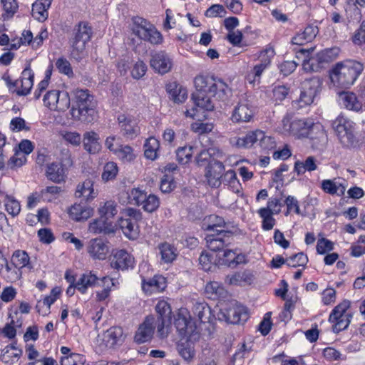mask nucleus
<instances>
[{
  "instance_id": "obj_1",
  "label": "nucleus",
  "mask_w": 365,
  "mask_h": 365,
  "mask_svg": "<svg viewBox=\"0 0 365 365\" xmlns=\"http://www.w3.org/2000/svg\"><path fill=\"white\" fill-rule=\"evenodd\" d=\"M195 92L192 95V100L195 106L191 110L187 109L185 114L187 117L194 118L197 108L206 110H212L214 105L212 97L220 101L227 99L230 93L228 86L221 79L213 77L197 76L195 81Z\"/></svg>"
},
{
  "instance_id": "obj_2",
  "label": "nucleus",
  "mask_w": 365,
  "mask_h": 365,
  "mask_svg": "<svg viewBox=\"0 0 365 365\" xmlns=\"http://www.w3.org/2000/svg\"><path fill=\"white\" fill-rule=\"evenodd\" d=\"M364 70L363 64L354 60L336 63L329 71L331 85L346 89L351 86Z\"/></svg>"
},
{
  "instance_id": "obj_3",
  "label": "nucleus",
  "mask_w": 365,
  "mask_h": 365,
  "mask_svg": "<svg viewBox=\"0 0 365 365\" xmlns=\"http://www.w3.org/2000/svg\"><path fill=\"white\" fill-rule=\"evenodd\" d=\"M72 93L76 103L71 110L72 118L82 122L93 121L96 114L93 96L88 93V90L78 88L73 90Z\"/></svg>"
},
{
  "instance_id": "obj_4",
  "label": "nucleus",
  "mask_w": 365,
  "mask_h": 365,
  "mask_svg": "<svg viewBox=\"0 0 365 365\" xmlns=\"http://www.w3.org/2000/svg\"><path fill=\"white\" fill-rule=\"evenodd\" d=\"M92 34V28L86 22H80L74 27L70 42L72 48L71 56L75 59L83 58L86 46L91 41Z\"/></svg>"
},
{
  "instance_id": "obj_5",
  "label": "nucleus",
  "mask_w": 365,
  "mask_h": 365,
  "mask_svg": "<svg viewBox=\"0 0 365 365\" xmlns=\"http://www.w3.org/2000/svg\"><path fill=\"white\" fill-rule=\"evenodd\" d=\"M314 121L309 118L295 119L292 120L289 114H287L278 127L279 131L285 135L294 136L297 138H306Z\"/></svg>"
},
{
  "instance_id": "obj_6",
  "label": "nucleus",
  "mask_w": 365,
  "mask_h": 365,
  "mask_svg": "<svg viewBox=\"0 0 365 365\" xmlns=\"http://www.w3.org/2000/svg\"><path fill=\"white\" fill-rule=\"evenodd\" d=\"M131 31L139 38L152 44H159L163 41L161 34L147 20L135 16L132 19Z\"/></svg>"
},
{
  "instance_id": "obj_7",
  "label": "nucleus",
  "mask_w": 365,
  "mask_h": 365,
  "mask_svg": "<svg viewBox=\"0 0 365 365\" xmlns=\"http://www.w3.org/2000/svg\"><path fill=\"white\" fill-rule=\"evenodd\" d=\"M141 212L136 209L128 207L122 212L118 225L125 236L129 239H135L138 235V221L141 220Z\"/></svg>"
},
{
  "instance_id": "obj_8",
  "label": "nucleus",
  "mask_w": 365,
  "mask_h": 365,
  "mask_svg": "<svg viewBox=\"0 0 365 365\" xmlns=\"http://www.w3.org/2000/svg\"><path fill=\"white\" fill-rule=\"evenodd\" d=\"M155 310L158 314L157 334L160 339L166 338L171 329V307L165 300H160L156 306Z\"/></svg>"
},
{
  "instance_id": "obj_9",
  "label": "nucleus",
  "mask_w": 365,
  "mask_h": 365,
  "mask_svg": "<svg viewBox=\"0 0 365 365\" xmlns=\"http://www.w3.org/2000/svg\"><path fill=\"white\" fill-rule=\"evenodd\" d=\"M333 128L340 143L345 147L353 146L356 142L354 123L342 117L333 122Z\"/></svg>"
},
{
  "instance_id": "obj_10",
  "label": "nucleus",
  "mask_w": 365,
  "mask_h": 365,
  "mask_svg": "<svg viewBox=\"0 0 365 365\" xmlns=\"http://www.w3.org/2000/svg\"><path fill=\"white\" fill-rule=\"evenodd\" d=\"M43 105L51 110L65 111L70 106V97L68 93L53 89L47 91L43 96Z\"/></svg>"
},
{
  "instance_id": "obj_11",
  "label": "nucleus",
  "mask_w": 365,
  "mask_h": 365,
  "mask_svg": "<svg viewBox=\"0 0 365 365\" xmlns=\"http://www.w3.org/2000/svg\"><path fill=\"white\" fill-rule=\"evenodd\" d=\"M175 326L178 333L189 340L195 339L197 327L192 321L186 309H180L175 319Z\"/></svg>"
},
{
  "instance_id": "obj_12",
  "label": "nucleus",
  "mask_w": 365,
  "mask_h": 365,
  "mask_svg": "<svg viewBox=\"0 0 365 365\" xmlns=\"http://www.w3.org/2000/svg\"><path fill=\"white\" fill-rule=\"evenodd\" d=\"M218 319L230 324H240L247 321L248 314L245 307L231 304L227 307H222L217 314Z\"/></svg>"
},
{
  "instance_id": "obj_13",
  "label": "nucleus",
  "mask_w": 365,
  "mask_h": 365,
  "mask_svg": "<svg viewBox=\"0 0 365 365\" xmlns=\"http://www.w3.org/2000/svg\"><path fill=\"white\" fill-rule=\"evenodd\" d=\"M124 339L123 330L120 327H112L98 335L99 345L103 349H114L122 344Z\"/></svg>"
},
{
  "instance_id": "obj_14",
  "label": "nucleus",
  "mask_w": 365,
  "mask_h": 365,
  "mask_svg": "<svg viewBox=\"0 0 365 365\" xmlns=\"http://www.w3.org/2000/svg\"><path fill=\"white\" fill-rule=\"evenodd\" d=\"M322 81L319 78L305 80L302 84V91L299 98L300 106L310 105L320 91Z\"/></svg>"
},
{
  "instance_id": "obj_15",
  "label": "nucleus",
  "mask_w": 365,
  "mask_h": 365,
  "mask_svg": "<svg viewBox=\"0 0 365 365\" xmlns=\"http://www.w3.org/2000/svg\"><path fill=\"white\" fill-rule=\"evenodd\" d=\"M348 305L343 303L336 306L329 316V322L333 323V331L338 333L348 327L350 316L346 313Z\"/></svg>"
},
{
  "instance_id": "obj_16",
  "label": "nucleus",
  "mask_w": 365,
  "mask_h": 365,
  "mask_svg": "<svg viewBox=\"0 0 365 365\" xmlns=\"http://www.w3.org/2000/svg\"><path fill=\"white\" fill-rule=\"evenodd\" d=\"M306 138L309 139L312 148L317 150H323L328 142L324 127L319 123H314Z\"/></svg>"
},
{
  "instance_id": "obj_17",
  "label": "nucleus",
  "mask_w": 365,
  "mask_h": 365,
  "mask_svg": "<svg viewBox=\"0 0 365 365\" xmlns=\"http://www.w3.org/2000/svg\"><path fill=\"white\" fill-rule=\"evenodd\" d=\"M150 65L155 72L163 75L171 70L173 60L165 51H160L151 54Z\"/></svg>"
},
{
  "instance_id": "obj_18",
  "label": "nucleus",
  "mask_w": 365,
  "mask_h": 365,
  "mask_svg": "<svg viewBox=\"0 0 365 365\" xmlns=\"http://www.w3.org/2000/svg\"><path fill=\"white\" fill-rule=\"evenodd\" d=\"M120 133L128 139H133L140 132L137 120L129 115L120 114L118 117Z\"/></svg>"
},
{
  "instance_id": "obj_19",
  "label": "nucleus",
  "mask_w": 365,
  "mask_h": 365,
  "mask_svg": "<svg viewBox=\"0 0 365 365\" xmlns=\"http://www.w3.org/2000/svg\"><path fill=\"white\" fill-rule=\"evenodd\" d=\"M155 327L157 328V322L155 317L148 316L140 324L135 334V341L139 344L150 341L153 336Z\"/></svg>"
},
{
  "instance_id": "obj_20",
  "label": "nucleus",
  "mask_w": 365,
  "mask_h": 365,
  "mask_svg": "<svg viewBox=\"0 0 365 365\" xmlns=\"http://www.w3.org/2000/svg\"><path fill=\"white\" fill-rule=\"evenodd\" d=\"M225 173L223 164L215 160L209 163L205 170V178L208 184L212 187H219L221 184V179Z\"/></svg>"
},
{
  "instance_id": "obj_21",
  "label": "nucleus",
  "mask_w": 365,
  "mask_h": 365,
  "mask_svg": "<svg viewBox=\"0 0 365 365\" xmlns=\"http://www.w3.org/2000/svg\"><path fill=\"white\" fill-rule=\"evenodd\" d=\"M93 208L86 203H74L68 209L69 217L75 222H85L93 215Z\"/></svg>"
},
{
  "instance_id": "obj_22",
  "label": "nucleus",
  "mask_w": 365,
  "mask_h": 365,
  "mask_svg": "<svg viewBox=\"0 0 365 365\" xmlns=\"http://www.w3.org/2000/svg\"><path fill=\"white\" fill-rule=\"evenodd\" d=\"M263 136V131L257 130L248 133L242 137H232L230 138V143L238 148H249L255 144H257L258 138Z\"/></svg>"
},
{
  "instance_id": "obj_23",
  "label": "nucleus",
  "mask_w": 365,
  "mask_h": 365,
  "mask_svg": "<svg viewBox=\"0 0 365 365\" xmlns=\"http://www.w3.org/2000/svg\"><path fill=\"white\" fill-rule=\"evenodd\" d=\"M253 110L248 101L243 100L235 106L231 119L233 122H249L253 116Z\"/></svg>"
},
{
  "instance_id": "obj_24",
  "label": "nucleus",
  "mask_w": 365,
  "mask_h": 365,
  "mask_svg": "<svg viewBox=\"0 0 365 365\" xmlns=\"http://www.w3.org/2000/svg\"><path fill=\"white\" fill-rule=\"evenodd\" d=\"M202 227L207 231H216L218 233L229 232L230 223L217 215H211L204 219Z\"/></svg>"
},
{
  "instance_id": "obj_25",
  "label": "nucleus",
  "mask_w": 365,
  "mask_h": 365,
  "mask_svg": "<svg viewBox=\"0 0 365 365\" xmlns=\"http://www.w3.org/2000/svg\"><path fill=\"white\" fill-rule=\"evenodd\" d=\"M218 258L222 264L230 267H235L238 264L246 263L245 255L230 249L223 250L222 253L218 255Z\"/></svg>"
},
{
  "instance_id": "obj_26",
  "label": "nucleus",
  "mask_w": 365,
  "mask_h": 365,
  "mask_svg": "<svg viewBox=\"0 0 365 365\" xmlns=\"http://www.w3.org/2000/svg\"><path fill=\"white\" fill-rule=\"evenodd\" d=\"M87 250L93 258L100 260L106 259L109 252L107 244L100 238L91 240L88 243Z\"/></svg>"
},
{
  "instance_id": "obj_27",
  "label": "nucleus",
  "mask_w": 365,
  "mask_h": 365,
  "mask_svg": "<svg viewBox=\"0 0 365 365\" xmlns=\"http://www.w3.org/2000/svg\"><path fill=\"white\" fill-rule=\"evenodd\" d=\"M166 287V279L160 275H155L148 280L143 279L142 282V289L148 294L154 292L163 291Z\"/></svg>"
},
{
  "instance_id": "obj_28",
  "label": "nucleus",
  "mask_w": 365,
  "mask_h": 365,
  "mask_svg": "<svg viewBox=\"0 0 365 365\" xmlns=\"http://www.w3.org/2000/svg\"><path fill=\"white\" fill-rule=\"evenodd\" d=\"M133 258L126 251L120 250L117 251L110 262L111 267L116 269H127L133 265Z\"/></svg>"
},
{
  "instance_id": "obj_29",
  "label": "nucleus",
  "mask_w": 365,
  "mask_h": 365,
  "mask_svg": "<svg viewBox=\"0 0 365 365\" xmlns=\"http://www.w3.org/2000/svg\"><path fill=\"white\" fill-rule=\"evenodd\" d=\"M88 231L95 235L109 234L114 232L115 227L111 222L100 216L99 218L95 219L89 223Z\"/></svg>"
},
{
  "instance_id": "obj_30",
  "label": "nucleus",
  "mask_w": 365,
  "mask_h": 365,
  "mask_svg": "<svg viewBox=\"0 0 365 365\" xmlns=\"http://www.w3.org/2000/svg\"><path fill=\"white\" fill-rule=\"evenodd\" d=\"M34 73L29 66H27L21 73V80L19 81V88L16 93L19 96L27 95L34 84Z\"/></svg>"
},
{
  "instance_id": "obj_31",
  "label": "nucleus",
  "mask_w": 365,
  "mask_h": 365,
  "mask_svg": "<svg viewBox=\"0 0 365 365\" xmlns=\"http://www.w3.org/2000/svg\"><path fill=\"white\" fill-rule=\"evenodd\" d=\"M347 185L345 181L341 182L340 180H324L322 182V189L328 194L337 195L339 196L344 195Z\"/></svg>"
},
{
  "instance_id": "obj_32",
  "label": "nucleus",
  "mask_w": 365,
  "mask_h": 365,
  "mask_svg": "<svg viewBox=\"0 0 365 365\" xmlns=\"http://www.w3.org/2000/svg\"><path fill=\"white\" fill-rule=\"evenodd\" d=\"M51 4V0H36L32 4V16L38 21L43 22L48 19V9Z\"/></svg>"
},
{
  "instance_id": "obj_33",
  "label": "nucleus",
  "mask_w": 365,
  "mask_h": 365,
  "mask_svg": "<svg viewBox=\"0 0 365 365\" xmlns=\"http://www.w3.org/2000/svg\"><path fill=\"white\" fill-rule=\"evenodd\" d=\"M21 354L22 350L14 342L1 350V359L5 364H13L19 360Z\"/></svg>"
},
{
  "instance_id": "obj_34",
  "label": "nucleus",
  "mask_w": 365,
  "mask_h": 365,
  "mask_svg": "<svg viewBox=\"0 0 365 365\" xmlns=\"http://www.w3.org/2000/svg\"><path fill=\"white\" fill-rule=\"evenodd\" d=\"M97 193L93 189V182L91 180H86L78 183L75 192V196L78 198H83L86 201H91L94 199Z\"/></svg>"
},
{
  "instance_id": "obj_35",
  "label": "nucleus",
  "mask_w": 365,
  "mask_h": 365,
  "mask_svg": "<svg viewBox=\"0 0 365 365\" xmlns=\"http://www.w3.org/2000/svg\"><path fill=\"white\" fill-rule=\"evenodd\" d=\"M319 161L315 157L309 156L303 160H297L294 163V171L298 175L304 174L306 172H312L318 168Z\"/></svg>"
},
{
  "instance_id": "obj_36",
  "label": "nucleus",
  "mask_w": 365,
  "mask_h": 365,
  "mask_svg": "<svg viewBox=\"0 0 365 365\" xmlns=\"http://www.w3.org/2000/svg\"><path fill=\"white\" fill-rule=\"evenodd\" d=\"M46 177L56 183L63 182L66 178V168L58 163H52L47 166Z\"/></svg>"
},
{
  "instance_id": "obj_37",
  "label": "nucleus",
  "mask_w": 365,
  "mask_h": 365,
  "mask_svg": "<svg viewBox=\"0 0 365 365\" xmlns=\"http://www.w3.org/2000/svg\"><path fill=\"white\" fill-rule=\"evenodd\" d=\"M166 91L169 93L170 98L175 103H181L187 97V90L176 82H171L167 84Z\"/></svg>"
},
{
  "instance_id": "obj_38",
  "label": "nucleus",
  "mask_w": 365,
  "mask_h": 365,
  "mask_svg": "<svg viewBox=\"0 0 365 365\" xmlns=\"http://www.w3.org/2000/svg\"><path fill=\"white\" fill-rule=\"evenodd\" d=\"M98 281V278L95 274L88 272L81 275L76 283V287L80 292L84 294L88 288L94 287Z\"/></svg>"
},
{
  "instance_id": "obj_39",
  "label": "nucleus",
  "mask_w": 365,
  "mask_h": 365,
  "mask_svg": "<svg viewBox=\"0 0 365 365\" xmlns=\"http://www.w3.org/2000/svg\"><path fill=\"white\" fill-rule=\"evenodd\" d=\"M192 312L195 317L202 323L209 322L212 317L210 307L205 302H197L194 304Z\"/></svg>"
},
{
  "instance_id": "obj_40",
  "label": "nucleus",
  "mask_w": 365,
  "mask_h": 365,
  "mask_svg": "<svg viewBox=\"0 0 365 365\" xmlns=\"http://www.w3.org/2000/svg\"><path fill=\"white\" fill-rule=\"evenodd\" d=\"M318 31L317 26L309 25L304 29L303 32L297 34L292 38V43L297 45H303L312 41L316 37Z\"/></svg>"
},
{
  "instance_id": "obj_41",
  "label": "nucleus",
  "mask_w": 365,
  "mask_h": 365,
  "mask_svg": "<svg viewBox=\"0 0 365 365\" xmlns=\"http://www.w3.org/2000/svg\"><path fill=\"white\" fill-rule=\"evenodd\" d=\"M339 98L341 103L349 110L359 111L362 108V103L354 93L342 92L339 95Z\"/></svg>"
},
{
  "instance_id": "obj_42",
  "label": "nucleus",
  "mask_w": 365,
  "mask_h": 365,
  "mask_svg": "<svg viewBox=\"0 0 365 365\" xmlns=\"http://www.w3.org/2000/svg\"><path fill=\"white\" fill-rule=\"evenodd\" d=\"M161 260L164 263L173 262L178 256L177 249L172 245L164 242L158 246Z\"/></svg>"
},
{
  "instance_id": "obj_43",
  "label": "nucleus",
  "mask_w": 365,
  "mask_h": 365,
  "mask_svg": "<svg viewBox=\"0 0 365 365\" xmlns=\"http://www.w3.org/2000/svg\"><path fill=\"white\" fill-rule=\"evenodd\" d=\"M98 212L101 217L109 221L118 213L117 204L112 200L101 202Z\"/></svg>"
},
{
  "instance_id": "obj_44",
  "label": "nucleus",
  "mask_w": 365,
  "mask_h": 365,
  "mask_svg": "<svg viewBox=\"0 0 365 365\" xmlns=\"http://www.w3.org/2000/svg\"><path fill=\"white\" fill-rule=\"evenodd\" d=\"M98 135L93 132H86L83 135L84 148L89 153H96L100 149Z\"/></svg>"
},
{
  "instance_id": "obj_45",
  "label": "nucleus",
  "mask_w": 365,
  "mask_h": 365,
  "mask_svg": "<svg viewBox=\"0 0 365 365\" xmlns=\"http://www.w3.org/2000/svg\"><path fill=\"white\" fill-rule=\"evenodd\" d=\"M1 275L9 282H15L19 280L22 272L17 267L11 264H6V267L0 269Z\"/></svg>"
},
{
  "instance_id": "obj_46",
  "label": "nucleus",
  "mask_w": 365,
  "mask_h": 365,
  "mask_svg": "<svg viewBox=\"0 0 365 365\" xmlns=\"http://www.w3.org/2000/svg\"><path fill=\"white\" fill-rule=\"evenodd\" d=\"M114 155L123 163H130L135 158L133 149L128 145H120Z\"/></svg>"
},
{
  "instance_id": "obj_47",
  "label": "nucleus",
  "mask_w": 365,
  "mask_h": 365,
  "mask_svg": "<svg viewBox=\"0 0 365 365\" xmlns=\"http://www.w3.org/2000/svg\"><path fill=\"white\" fill-rule=\"evenodd\" d=\"M205 292L207 297L212 299H217L222 297L225 294V290L218 282H210L207 283L205 288Z\"/></svg>"
},
{
  "instance_id": "obj_48",
  "label": "nucleus",
  "mask_w": 365,
  "mask_h": 365,
  "mask_svg": "<svg viewBox=\"0 0 365 365\" xmlns=\"http://www.w3.org/2000/svg\"><path fill=\"white\" fill-rule=\"evenodd\" d=\"M159 147L160 143L156 138L150 137L147 139L144 144V155L145 158L152 160H155L157 158V152Z\"/></svg>"
},
{
  "instance_id": "obj_49",
  "label": "nucleus",
  "mask_w": 365,
  "mask_h": 365,
  "mask_svg": "<svg viewBox=\"0 0 365 365\" xmlns=\"http://www.w3.org/2000/svg\"><path fill=\"white\" fill-rule=\"evenodd\" d=\"M29 257L25 251L16 250L11 257V263L17 267L20 270L29 264Z\"/></svg>"
},
{
  "instance_id": "obj_50",
  "label": "nucleus",
  "mask_w": 365,
  "mask_h": 365,
  "mask_svg": "<svg viewBox=\"0 0 365 365\" xmlns=\"http://www.w3.org/2000/svg\"><path fill=\"white\" fill-rule=\"evenodd\" d=\"M206 245L208 249L214 252L223 251L225 247V241L214 235H207L205 237Z\"/></svg>"
},
{
  "instance_id": "obj_51",
  "label": "nucleus",
  "mask_w": 365,
  "mask_h": 365,
  "mask_svg": "<svg viewBox=\"0 0 365 365\" xmlns=\"http://www.w3.org/2000/svg\"><path fill=\"white\" fill-rule=\"evenodd\" d=\"M4 206L7 212L13 217L18 215L21 211L19 202L12 196L5 197Z\"/></svg>"
},
{
  "instance_id": "obj_52",
  "label": "nucleus",
  "mask_w": 365,
  "mask_h": 365,
  "mask_svg": "<svg viewBox=\"0 0 365 365\" xmlns=\"http://www.w3.org/2000/svg\"><path fill=\"white\" fill-rule=\"evenodd\" d=\"M308 262V257L303 252L297 253L287 258V265L292 267H304Z\"/></svg>"
},
{
  "instance_id": "obj_53",
  "label": "nucleus",
  "mask_w": 365,
  "mask_h": 365,
  "mask_svg": "<svg viewBox=\"0 0 365 365\" xmlns=\"http://www.w3.org/2000/svg\"><path fill=\"white\" fill-rule=\"evenodd\" d=\"M1 4L4 10V14H3L4 20L12 17L18 9L16 0H1Z\"/></svg>"
},
{
  "instance_id": "obj_54",
  "label": "nucleus",
  "mask_w": 365,
  "mask_h": 365,
  "mask_svg": "<svg viewBox=\"0 0 365 365\" xmlns=\"http://www.w3.org/2000/svg\"><path fill=\"white\" fill-rule=\"evenodd\" d=\"M143 209L148 212H153L158 209L160 205V200L155 195H146L145 201L142 203Z\"/></svg>"
},
{
  "instance_id": "obj_55",
  "label": "nucleus",
  "mask_w": 365,
  "mask_h": 365,
  "mask_svg": "<svg viewBox=\"0 0 365 365\" xmlns=\"http://www.w3.org/2000/svg\"><path fill=\"white\" fill-rule=\"evenodd\" d=\"M192 155V147L185 146L178 149L176 153L177 160L181 164H187Z\"/></svg>"
},
{
  "instance_id": "obj_56",
  "label": "nucleus",
  "mask_w": 365,
  "mask_h": 365,
  "mask_svg": "<svg viewBox=\"0 0 365 365\" xmlns=\"http://www.w3.org/2000/svg\"><path fill=\"white\" fill-rule=\"evenodd\" d=\"M178 351L180 356L187 361L192 360L195 356V350L188 342L181 343L178 345Z\"/></svg>"
},
{
  "instance_id": "obj_57",
  "label": "nucleus",
  "mask_w": 365,
  "mask_h": 365,
  "mask_svg": "<svg viewBox=\"0 0 365 365\" xmlns=\"http://www.w3.org/2000/svg\"><path fill=\"white\" fill-rule=\"evenodd\" d=\"M118 169L116 163L113 162H109L104 166L103 173L102 174V178L105 181L113 180L115 178L118 173Z\"/></svg>"
},
{
  "instance_id": "obj_58",
  "label": "nucleus",
  "mask_w": 365,
  "mask_h": 365,
  "mask_svg": "<svg viewBox=\"0 0 365 365\" xmlns=\"http://www.w3.org/2000/svg\"><path fill=\"white\" fill-rule=\"evenodd\" d=\"M147 193L139 188H133L129 194L130 202L134 205H142L145 200Z\"/></svg>"
},
{
  "instance_id": "obj_59",
  "label": "nucleus",
  "mask_w": 365,
  "mask_h": 365,
  "mask_svg": "<svg viewBox=\"0 0 365 365\" xmlns=\"http://www.w3.org/2000/svg\"><path fill=\"white\" fill-rule=\"evenodd\" d=\"M351 40L356 46L365 43V19L361 22L359 28L354 31Z\"/></svg>"
},
{
  "instance_id": "obj_60",
  "label": "nucleus",
  "mask_w": 365,
  "mask_h": 365,
  "mask_svg": "<svg viewBox=\"0 0 365 365\" xmlns=\"http://www.w3.org/2000/svg\"><path fill=\"white\" fill-rule=\"evenodd\" d=\"M274 54L275 52L272 48L269 47L265 48L261 51L259 54V58L260 59V63L259 64L267 68L269 66L272 58L274 57Z\"/></svg>"
},
{
  "instance_id": "obj_61",
  "label": "nucleus",
  "mask_w": 365,
  "mask_h": 365,
  "mask_svg": "<svg viewBox=\"0 0 365 365\" xmlns=\"http://www.w3.org/2000/svg\"><path fill=\"white\" fill-rule=\"evenodd\" d=\"M226 11L222 5L213 4L209 7L205 13L207 17H222L225 15Z\"/></svg>"
},
{
  "instance_id": "obj_62",
  "label": "nucleus",
  "mask_w": 365,
  "mask_h": 365,
  "mask_svg": "<svg viewBox=\"0 0 365 365\" xmlns=\"http://www.w3.org/2000/svg\"><path fill=\"white\" fill-rule=\"evenodd\" d=\"M61 365H81L82 357L78 354L71 353L68 356H63L61 358Z\"/></svg>"
},
{
  "instance_id": "obj_63",
  "label": "nucleus",
  "mask_w": 365,
  "mask_h": 365,
  "mask_svg": "<svg viewBox=\"0 0 365 365\" xmlns=\"http://www.w3.org/2000/svg\"><path fill=\"white\" fill-rule=\"evenodd\" d=\"M56 66L60 73L67 75L68 76H73V73L71 64L66 58H60L57 59Z\"/></svg>"
},
{
  "instance_id": "obj_64",
  "label": "nucleus",
  "mask_w": 365,
  "mask_h": 365,
  "mask_svg": "<svg viewBox=\"0 0 365 365\" xmlns=\"http://www.w3.org/2000/svg\"><path fill=\"white\" fill-rule=\"evenodd\" d=\"M147 66L142 61H138L136 62L132 70H131V76L135 79H140L142 78L146 73Z\"/></svg>"
}]
</instances>
